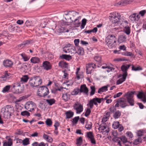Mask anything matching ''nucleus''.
<instances>
[{
	"label": "nucleus",
	"mask_w": 146,
	"mask_h": 146,
	"mask_svg": "<svg viewBox=\"0 0 146 146\" xmlns=\"http://www.w3.org/2000/svg\"><path fill=\"white\" fill-rule=\"evenodd\" d=\"M123 31L126 34L129 35L131 32L130 27H129L125 26L123 29Z\"/></svg>",
	"instance_id": "58836bf2"
},
{
	"label": "nucleus",
	"mask_w": 146,
	"mask_h": 146,
	"mask_svg": "<svg viewBox=\"0 0 146 146\" xmlns=\"http://www.w3.org/2000/svg\"><path fill=\"white\" fill-rule=\"evenodd\" d=\"M94 60L96 62H100L101 61V57L99 55H96L94 57Z\"/></svg>",
	"instance_id": "49530a36"
},
{
	"label": "nucleus",
	"mask_w": 146,
	"mask_h": 146,
	"mask_svg": "<svg viewBox=\"0 0 146 146\" xmlns=\"http://www.w3.org/2000/svg\"><path fill=\"white\" fill-rule=\"evenodd\" d=\"M82 139L81 137H79L76 139V144L77 146H80L82 143Z\"/></svg>",
	"instance_id": "e433bc0d"
},
{
	"label": "nucleus",
	"mask_w": 146,
	"mask_h": 146,
	"mask_svg": "<svg viewBox=\"0 0 146 146\" xmlns=\"http://www.w3.org/2000/svg\"><path fill=\"white\" fill-rule=\"evenodd\" d=\"M132 69L133 70L136 71L142 70L143 69L140 66L135 67L133 66L132 67Z\"/></svg>",
	"instance_id": "6e6d98bb"
},
{
	"label": "nucleus",
	"mask_w": 146,
	"mask_h": 146,
	"mask_svg": "<svg viewBox=\"0 0 146 146\" xmlns=\"http://www.w3.org/2000/svg\"><path fill=\"white\" fill-rule=\"evenodd\" d=\"M21 115L22 116L26 115L28 116L30 115V113L28 111H25L21 112Z\"/></svg>",
	"instance_id": "052dcab7"
},
{
	"label": "nucleus",
	"mask_w": 146,
	"mask_h": 146,
	"mask_svg": "<svg viewBox=\"0 0 146 146\" xmlns=\"http://www.w3.org/2000/svg\"><path fill=\"white\" fill-rule=\"evenodd\" d=\"M121 139V144H124L127 142V139L125 136H122L120 137Z\"/></svg>",
	"instance_id": "8fccbe9b"
},
{
	"label": "nucleus",
	"mask_w": 146,
	"mask_h": 146,
	"mask_svg": "<svg viewBox=\"0 0 146 146\" xmlns=\"http://www.w3.org/2000/svg\"><path fill=\"white\" fill-rule=\"evenodd\" d=\"M79 14L78 13L75 11H69L66 13H65L64 15L66 16V18L68 19H69L73 22V20L75 19V17Z\"/></svg>",
	"instance_id": "9d476101"
},
{
	"label": "nucleus",
	"mask_w": 146,
	"mask_h": 146,
	"mask_svg": "<svg viewBox=\"0 0 146 146\" xmlns=\"http://www.w3.org/2000/svg\"><path fill=\"white\" fill-rule=\"evenodd\" d=\"M86 73L87 74H91L92 68L91 63L86 64Z\"/></svg>",
	"instance_id": "c85d7f7f"
},
{
	"label": "nucleus",
	"mask_w": 146,
	"mask_h": 146,
	"mask_svg": "<svg viewBox=\"0 0 146 146\" xmlns=\"http://www.w3.org/2000/svg\"><path fill=\"white\" fill-rule=\"evenodd\" d=\"M80 68H77L76 69V78L78 80H79L81 78H82L84 77L83 73L82 72H80Z\"/></svg>",
	"instance_id": "aec40b11"
},
{
	"label": "nucleus",
	"mask_w": 146,
	"mask_h": 146,
	"mask_svg": "<svg viewBox=\"0 0 146 146\" xmlns=\"http://www.w3.org/2000/svg\"><path fill=\"white\" fill-rule=\"evenodd\" d=\"M10 74H8L7 72H5L4 75L2 76V78H3V80H5L7 78H8Z\"/></svg>",
	"instance_id": "09e8293b"
},
{
	"label": "nucleus",
	"mask_w": 146,
	"mask_h": 146,
	"mask_svg": "<svg viewBox=\"0 0 146 146\" xmlns=\"http://www.w3.org/2000/svg\"><path fill=\"white\" fill-rule=\"evenodd\" d=\"M42 66L43 69L46 70H50L52 68L51 64L49 62L46 61L43 62Z\"/></svg>",
	"instance_id": "dca6fc26"
},
{
	"label": "nucleus",
	"mask_w": 146,
	"mask_h": 146,
	"mask_svg": "<svg viewBox=\"0 0 146 146\" xmlns=\"http://www.w3.org/2000/svg\"><path fill=\"white\" fill-rule=\"evenodd\" d=\"M42 83V79L39 76H35L30 78L29 82L30 86L33 87L38 86Z\"/></svg>",
	"instance_id": "f03ea898"
},
{
	"label": "nucleus",
	"mask_w": 146,
	"mask_h": 146,
	"mask_svg": "<svg viewBox=\"0 0 146 146\" xmlns=\"http://www.w3.org/2000/svg\"><path fill=\"white\" fill-rule=\"evenodd\" d=\"M23 145H27L29 144V139L28 138H26L22 141Z\"/></svg>",
	"instance_id": "3c124183"
},
{
	"label": "nucleus",
	"mask_w": 146,
	"mask_h": 146,
	"mask_svg": "<svg viewBox=\"0 0 146 146\" xmlns=\"http://www.w3.org/2000/svg\"><path fill=\"white\" fill-rule=\"evenodd\" d=\"M63 51L66 53H70L74 55L76 53L75 47L73 45L71 46L70 44L66 45L63 48Z\"/></svg>",
	"instance_id": "39448f33"
},
{
	"label": "nucleus",
	"mask_w": 146,
	"mask_h": 146,
	"mask_svg": "<svg viewBox=\"0 0 146 146\" xmlns=\"http://www.w3.org/2000/svg\"><path fill=\"white\" fill-rule=\"evenodd\" d=\"M126 135L129 139H131L133 137L132 133L130 131H127L126 133Z\"/></svg>",
	"instance_id": "4d7b16f0"
},
{
	"label": "nucleus",
	"mask_w": 146,
	"mask_h": 146,
	"mask_svg": "<svg viewBox=\"0 0 146 146\" xmlns=\"http://www.w3.org/2000/svg\"><path fill=\"white\" fill-rule=\"evenodd\" d=\"M43 138L48 142H52L53 141L52 138L50 137L45 134H43Z\"/></svg>",
	"instance_id": "7c9ffc66"
},
{
	"label": "nucleus",
	"mask_w": 146,
	"mask_h": 146,
	"mask_svg": "<svg viewBox=\"0 0 146 146\" xmlns=\"http://www.w3.org/2000/svg\"><path fill=\"white\" fill-rule=\"evenodd\" d=\"M80 92L79 89L78 88H77L74 90L72 92V95H76Z\"/></svg>",
	"instance_id": "de8ad7c7"
},
{
	"label": "nucleus",
	"mask_w": 146,
	"mask_h": 146,
	"mask_svg": "<svg viewBox=\"0 0 146 146\" xmlns=\"http://www.w3.org/2000/svg\"><path fill=\"white\" fill-rule=\"evenodd\" d=\"M135 92H128L126 93L124 95V96L126 97L127 102L131 106H133L134 104V101L133 99V95Z\"/></svg>",
	"instance_id": "6e6552de"
},
{
	"label": "nucleus",
	"mask_w": 146,
	"mask_h": 146,
	"mask_svg": "<svg viewBox=\"0 0 146 146\" xmlns=\"http://www.w3.org/2000/svg\"><path fill=\"white\" fill-rule=\"evenodd\" d=\"M30 61L31 63L33 64L38 63L40 61V58L36 56L32 57Z\"/></svg>",
	"instance_id": "393cba45"
},
{
	"label": "nucleus",
	"mask_w": 146,
	"mask_h": 146,
	"mask_svg": "<svg viewBox=\"0 0 146 146\" xmlns=\"http://www.w3.org/2000/svg\"><path fill=\"white\" fill-rule=\"evenodd\" d=\"M126 2L125 0H121L117 3V5H123Z\"/></svg>",
	"instance_id": "680f3d73"
},
{
	"label": "nucleus",
	"mask_w": 146,
	"mask_h": 146,
	"mask_svg": "<svg viewBox=\"0 0 146 146\" xmlns=\"http://www.w3.org/2000/svg\"><path fill=\"white\" fill-rule=\"evenodd\" d=\"M3 64L5 67H10L13 65V62L11 60L7 59L3 61Z\"/></svg>",
	"instance_id": "412c9836"
},
{
	"label": "nucleus",
	"mask_w": 146,
	"mask_h": 146,
	"mask_svg": "<svg viewBox=\"0 0 146 146\" xmlns=\"http://www.w3.org/2000/svg\"><path fill=\"white\" fill-rule=\"evenodd\" d=\"M27 67L26 65L22 64L19 62L17 65V68L20 70L21 71H24V70Z\"/></svg>",
	"instance_id": "6ab92c4d"
},
{
	"label": "nucleus",
	"mask_w": 146,
	"mask_h": 146,
	"mask_svg": "<svg viewBox=\"0 0 146 146\" xmlns=\"http://www.w3.org/2000/svg\"><path fill=\"white\" fill-rule=\"evenodd\" d=\"M46 102L49 105L51 106L55 103V100L54 99H47L46 100Z\"/></svg>",
	"instance_id": "4c0bfd02"
},
{
	"label": "nucleus",
	"mask_w": 146,
	"mask_h": 146,
	"mask_svg": "<svg viewBox=\"0 0 146 146\" xmlns=\"http://www.w3.org/2000/svg\"><path fill=\"white\" fill-rule=\"evenodd\" d=\"M130 64H125L122 65L121 67V70L123 72V73H125L127 74V70L130 67Z\"/></svg>",
	"instance_id": "bb28decb"
},
{
	"label": "nucleus",
	"mask_w": 146,
	"mask_h": 146,
	"mask_svg": "<svg viewBox=\"0 0 146 146\" xmlns=\"http://www.w3.org/2000/svg\"><path fill=\"white\" fill-rule=\"evenodd\" d=\"M121 140L120 138L119 137H115L113 139V141L117 143L120 146H122L121 143Z\"/></svg>",
	"instance_id": "a19ab883"
},
{
	"label": "nucleus",
	"mask_w": 146,
	"mask_h": 146,
	"mask_svg": "<svg viewBox=\"0 0 146 146\" xmlns=\"http://www.w3.org/2000/svg\"><path fill=\"white\" fill-rule=\"evenodd\" d=\"M119 103L120 104V106L122 108H124L127 106V102L125 99L121 98L119 99Z\"/></svg>",
	"instance_id": "f3484780"
},
{
	"label": "nucleus",
	"mask_w": 146,
	"mask_h": 146,
	"mask_svg": "<svg viewBox=\"0 0 146 146\" xmlns=\"http://www.w3.org/2000/svg\"><path fill=\"white\" fill-rule=\"evenodd\" d=\"M126 38L123 35H121L119 36L118 39V42L119 43H122L126 41Z\"/></svg>",
	"instance_id": "72a5a7b5"
},
{
	"label": "nucleus",
	"mask_w": 146,
	"mask_h": 146,
	"mask_svg": "<svg viewBox=\"0 0 146 146\" xmlns=\"http://www.w3.org/2000/svg\"><path fill=\"white\" fill-rule=\"evenodd\" d=\"M29 78L28 76L27 75L23 76L21 78V81L23 82H26L28 81Z\"/></svg>",
	"instance_id": "79ce46f5"
},
{
	"label": "nucleus",
	"mask_w": 146,
	"mask_h": 146,
	"mask_svg": "<svg viewBox=\"0 0 146 146\" xmlns=\"http://www.w3.org/2000/svg\"><path fill=\"white\" fill-rule=\"evenodd\" d=\"M127 75V74H126V73H123L122 75H119L118 77H121L117 80L116 84H120L124 82L126 80Z\"/></svg>",
	"instance_id": "4468645a"
},
{
	"label": "nucleus",
	"mask_w": 146,
	"mask_h": 146,
	"mask_svg": "<svg viewBox=\"0 0 146 146\" xmlns=\"http://www.w3.org/2000/svg\"><path fill=\"white\" fill-rule=\"evenodd\" d=\"M86 135L87 137L89 139H92V138L94 137V136L92 132L90 131L86 133Z\"/></svg>",
	"instance_id": "603ef678"
},
{
	"label": "nucleus",
	"mask_w": 146,
	"mask_h": 146,
	"mask_svg": "<svg viewBox=\"0 0 146 146\" xmlns=\"http://www.w3.org/2000/svg\"><path fill=\"white\" fill-rule=\"evenodd\" d=\"M140 17L139 15L136 13H134L129 16V18L132 22L137 21Z\"/></svg>",
	"instance_id": "2eb2a0df"
},
{
	"label": "nucleus",
	"mask_w": 146,
	"mask_h": 146,
	"mask_svg": "<svg viewBox=\"0 0 146 146\" xmlns=\"http://www.w3.org/2000/svg\"><path fill=\"white\" fill-rule=\"evenodd\" d=\"M92 124L90 122H88L86 123L85 125V128L88 130H89L92 127Z\"/></svg>",
	"instance_id": "c03bdc74"
},
{
	"label": "nucleus",
	"mask_w": 146,
	"mask_h": 146,
	"mask_svg": "<svg viewBox=\"0 0 146 146\" xmlns=\"http://www.w3.org/2000/svg\"><path fill=\"white\" fill-rule=\"evenodd\" d=\"M58 66L62 68H67L68 64L64 61H61L58 63Z\"/></svg>",
	"instance_id": "a878e982"
},
{
	"label": "nucleus",
	"mask_w": 146,
	"mask_h": 146,
	"mask_svg": "<svg viewBox=\"0 0 146 146\" xmlns=\"http://www.w3.org/2000/svg\"><path fill=\"white\" fill-rule=\"evenodd\" d=\"M108 86H104L99 88L98 91V93H101L102 92H104L108 90Z\"/></svg>",
	"instance_id": "473e14b6"
},
{
	"label": "nucleus",
	"mask_w": 146,
	"mask_h": 146,
	"mask_svg": "<svg viewBox=\"0 0 146 146\" xmlns=\"http://www.w3.org/2000/svg\"><path fill=\"white\" fill-rule=\"evenodd\" d=\"M49 93L48 88L45 86L40 87L38 90L37 94L40 97H45L48 95Z\"/></svg>",
	"instance_id": "0eeeda50"
},
{
	"label": "nucleus",
	"mask_w": 146,
	"mask_h": 146,
	"mask_svg": "<svg viewBox=\"0 0 146 146\" xmlns=\"http://www.w3.org/2000/svg\"><path fill=\"white\" fill-rule=\"evenodd\" d=\"M74 109L76 111L77 113H80L83 110L82 105L79 103L76 102L73 105Z\"/></svg>",
	"instance_id": "f8f14e48"
},
{
	"label": "nucleus",
	"mask_w": 146,
	"mask_h": 146,
	"mask_svg": "<svg viewBox=\"0 0 146 146\" xmlns=\"http://www.w3.org/2000/svg\"><path fill=\"white\" fill-rule=\"evenodd\" d=\"M110 96L108 95L106 96L104 98H99L96 97L91 100H90V106L91 108L93 107L94 104L95 105H97L98 104L97 103H100L102 101L106 100L107 101V100H108V98Z\"/></svg>",
	"instance_id": "20e7f679"
},
{
	"label": "nucleus",
	"mask_w": 146,
	"mask_h": 146,
	"mask_svg": "<svg viewBox=\"0 0 146 146\" xmlns=\"http://www.w3.org/2000/svg\"><path fill=\"white\" fill-rule=\"evenodd\" d=\"M63 28L62 27H60L58 28V29H56V31L57 33H62L64 32Z\"/></svg>",
	"instance_id": "e2e57ef3"
},
{
	"label": "nucleus",
	"mask_w": 146,
	"mask_h": 146,
	"mask_svg": "<svg viewBox=\"0 0 146 146\" xmlns=\"http://www.w3.org/2000/svg\"><path fill=\"white\" fill-rule=\"evenodd\" d=\"M66 118L69 119L72 117L74 115V113L71 111H68L66 113Z\"/></svg>",
	"instance_id": "f704fd0d"
},
{
	"label": "nucleus",
	"mask_w": 146,
	"mask_h": 146,
	"mask_svg": "<svg viewBox=\"0 0 146 146\" xmlns=\"http://www.w3.org/2000/svg\"><path fill=\"white\" fill-rule=\"evenodd\" d=\"M12 91L16 94L20 93L22 92L20 82H16L11 85H7L3 88L2 92L3 93H8Z\"/></svg>",
	"instance_id": "f257e3e1"
},
{
	"label": "nucleus",
	"mask_w": 146,
	"mask_h": 146,
	"mask_svg": "<svg viewBox=\"0 0 146 146\" xmlns=\"http://www.w3.org/2000/svg\"><path fill=\"white\" fill-rule=\"evenodd\" d=\"M110 17V19L111 22L115 23L119 21L120 15L119 13L115 12L113 13Z\"/></svg>",
	"instance_id": "1a4fd4ad"
},
{
	"label": "nucleus",
	"mask_w": 146,
	"mask_h": 146,
	"mask_svg": "<svg viewBox=\"0 0 146 146\" xmlns=\"http://www.w3.org/2000/svg\"><path fill=\"white\" fill-rule=\"evenodd\" d=\"M60 58L62 59H65L66 60H69L72 59V56L69 55L63 54L60 56Z\"/></svg>",
	"instance_id": "c756f323"
},
{
	"label": "nucleus",
	"mask_w": 146,
	"mask_h": 146,
	"mask_svg": "<svg viewBox=\"0 0 146 146\" xmlns=\"http://www.w3.org/2000/svg\"><path fill=\"white\" fill-rule=\"evenodd\" d=\"M45 123L46 125L49 126H50L52 124V121L50 119H47Z\"/></svg>",
	"instance_id": "5fc2aeb1"
},
{
	"label": "nucleus",
	"mask_w": 146,
	"mask_h": 146,
	"mask_svg": "<svg viewBox=\"0 0 146 146\" xmlns=\"http://www.w3.org/2000/svg\"><path fill=\"white\" fill-rule=\"evenodd\" d=\"M90 88L91 90V91L90 93V95L91 96H92L94 95L95 92V88L94 86H91L90 87Z\"/></svg>",
	"instance_id": "bf43d9fd"
},
{
	"label": "nucleus",
	"mask_w": 146,
	"mask_h": 146,
	"mask_svg": "<svg viewBox=\"0 0 146 146\" xmlns=\"http://www.w3.org/2000/svg\"><path fill=\"white\" fill-rule=\"evenodd\" d=\"M117 38L113 35H110L106 38V44L110 48H112L115 45Z\"/></svg>",
	"instance_id": "7ed1b4c3"
},
{
	"label": "nucleus",
	"mask_w": 146,
	"mask_h": 146,
	"mask_svg": "<svg viewBox=\"0 0 146 146\" xmlns=\"http://www.w3.org/2000/svg\"><path fill=\"white\" fill-rule=\"evenodd\" d=\"M35 103L32 101L28 102L25 104V108L28 111H31L36 107Z\"/></svg>",
	"instance_id": "ddd939ff"
},
{
	"label": "nucleus",
	"mask_w": 146,
	"mask_h": 146,
	"mask_svg": "<svg viewBox=\"0 0 146 146\" xmlns=\"http://www.w3.org/2000/svg\"><path fill=\"white\" fill-rule=\"evenodd\" d=\"M29 42L28 40H27L23 42L22 44H20L19 46L20 47L23 48L25 46L29 44Z\"/></svg>",
	"instance_id": "13d9d810"
},
{
	"label": "nucleus",
	"mask_w": 146,
	"mask_h": 146,
	"mask_svg": "<svg viewBox=\"0 0 146 146\" xmlns=\"http://www.w3.org/2000/svg\"><path fill=\"white\" fill-rule=\"evenodd\" d=\"M70 95L69 92H66L62 94V99L65 101H68L70 98Z\"/></svg>",
	"instance_id": "4be33fe9"
},
{
	"label": "nucleus",
	"mask_w": 146,
	"mask_h": 146,
	"mask_svg": "<svg viewBox=\"0 0 146 146\" xmlns=\"http://www.w3.org/2000/svg\"><path fill=\"white\" fill-rule=\"evenodd\" d=\"M98 129L103 134L105 135L108 133L109 131V127L105 123L101 124L99 127Z\"/></svg>",
	"instance_id": "9b49d317"
},
{
	"label": "nucleus",
	"mask_w": 146,
	"mask_h": 146,
	"mask_svg": "<svg viewBox=\"0 0 146 146\" xmlns=\"http://www.w3.org/2000/svg\"><path fill=\"white\" fill-rule=\"evenodd\" d=\"M13 108L11 106L7 105L3 108L1 112L2 113L4 117H7L11 115V113L13 111Z\"/></svg>",
	"instance_id": "423d86ee"
},
{
	"label": "nucleus",
	"mask_w": 146,
	"mask_h": 146,
	"mask_svg": "<svg viewBox=\"0 0 146 146\" xmlns=\"http://www.w3.org/2000/svg\"><path fill=\"white\" fill-rule=\"evenodd\" d=\"M119 121H115L113 123L112 126L113 128L117 129L119 127Z\"/></svg>",
	"instance_id": "a18cd8bd"
},
{
	"label": "nucleus",
	"mask_w": 146,
	"mask_h": 146,
	"mask_svg": "<svg viewBox=\"0 0 146 146\" xmlns=\"http://www.w3.org/2000/svg\"><path fill=\"white\" fill-rule=\"evenodd\" d=\"M121 115V112L119 111H116L114 114L113 117L115 119H117L119 118Z\"/></svg>",
	"instance_id": "37998d69"
},
{
	"label": "nucleus",
	"mask_w": 146,
	"mask_h": 146,
	"mask_svg": "<svg viewBox=\"0 0 146 146\" xmlns=\"http://www.w3.org/2000/svg\"><path fill=\"white\" fill-rule=\"evenodd\" d=\"M3 143V146H11L13 144L12 139L10 138L7 141H5Z\"/></svg>",
	"instance_id": "b1692460"
},
{
	"label": "nucleus",
	"mask_w": 146,
	"mask_h": 146,
	"mask_svg": "<svg viewBox=\"0 0 146 146\" xmlns=\"http://www.w3.org/2000/svg\"><path fill=\"white\" fill-rule=\"evenodd\" d=\"M79 90L80 92L86 95H88V89L86 86V84H84L81 85Z\"/></svg>",
	"instance_id": "a211bd4d"
},
{
	"label": "nucleus",
	"mask_w": 146,
	"mask_h": 146,
	"mask_svg": "<svg viewBox=\"0 0 146 146\" xmlns=\"http://www.w3.org/2000/svg\"><path fill=\"white\" fill-rule=\"evenodd\" d=\"M31 21L28 20H27L25 23V25L27 27L31 25Z\"/></svg>",
	"instance_id": "774afa93"
},
{
	"label": "nucleus",
	"mask_w": 146,
	"mask_h": 146,
	"mask_svg": "<svg viewBox=\"0 0 146 146\" xmlns=\"http://www.w3.org/2000/svg\"><path fill=\"white\" fill-rule=\"evenodd\" d=\"M142 141V139L140 137H139L137 139H135L134 142L133 143L135 145H137L141 143Z\"/></svg>",
	"instance_id": "864d4df0"
},
{
	"label": "nucleus",
	"mask_w": 146,
	"mask_h": 146,
	"mask_svg": "<svg viewBox=\"0 0 146 146\" xmlns=\"http://www.w3.org/2000/svg\"><path fill=\"white\" fill-rule=\"evenodd\" d=\"M137 97L139 99L143 98V99L142 100L144 102H146V93L145 94V95L143 93L141 92H139L138 94L137 95Z\"/></svg>",
	"instance_id": "cd10ccee"
},
{
	"label": "nucleus",
	"mask_w": 146,
	"mask_h": 146,
	"mask_svg": "<svg viewBox=\"0 0 146 146\" xmlns=\"http://www.w3.org/2000/svg\"><path fill=\"white\" fill-rule=\"evenodd\" d=\"M79 17H78L77 18L74 19V21H73V23L75 27H78L80 24V23L79 20Z\"/></svg>",
	"instance_id": "2f4dec72"
},
{
	"label": "nucleus",
	"mask_w": 146,
	"mask_h": 146,
	"mask_svg": "<svg viewBox=\"0 0 146 146\" xmlns=\"http://www.w3.org/2000/svg\"><path fill=\"white\" fill-rule=\"evenodd\" d=\"M80 40L78 39H75L74 40V42L75 45L77 47L78 46V44L79 43Z\"/></svg>",
	"instance_id": "338daca9"
},
{
	"label": "nucleus",
	"mask_w": 146,
	"mask_h": 146,
	"mask_svg": "<svg viewBox=\"0 0 146 146\" xmlns=\"http://www.w3.org/2000/svg\"><path fill=\"white\" fill-rule=\"evenodd\" d=\"M89 105L90 106V108H87L86 109L85 113V115L86 117H88L90 114L91 112V109L93 108H91L90 106V101L89 103Z\"/></svg>",
	"instance_id": "c9c22d12"
},
{
	"label": "nucleus",
	"mask_w": 146,
	"mask_h": 146,
	"mask_svg": "<svg viewBox=\"0 0 146 146\" xmlns=\"http://www.w3.org/2000/svg\"><path fill=\"white\" fill-rule=\"evenodd\" d=\"M79 119V116L75 117L72 119L73 122L75 124H76L77 123Z\"/></svg>",
	"instance_id": "0e129e2a"
},
{
	"label": "nucleus",
	"mask_w": 146,
	"mask_h": 146,
	"mask_svg": "<svg viewBox=\"0 0 146 146\" xmlns=\"http://www.w3.org/2000/svg\"><path fill=\"white\" fill-rule=\"evenodd\" d=\"M60 125L59 123L57 121H55L54 126L55 127V129L56 130H57L58 129V127Z\"/></svg>",
	"instance_id": "69168bd1"
},
{
	"label": "nucleus",
	"mask_w": 146,
	"mask_h": 146,
	"mask_svg": "<svg viewBox=\"0 0 146 146\" xmlns=\"http://www.w3.org/2000/svg\"><path fill=\"white\" fill-rule=\"evenodd\" d=\"M76 53L78 55H83L84 53V49L80 46H78L76 47Z\"/></svg>",
	"instance_id": "5701e85b"
},
{
	"label": "nucleus",
	"mask_w": 146,
	"mask_h": 146,
	"mask_svg": "<svg viewBox=\"0 0 146 146\" xmlns=\"http://www.w3.org/2000/svg\"><path fill=\"white\" fill-rule=\"evenodd\" d=\"M22 56V58L23 59L24 61H27L29 60L30 58L24 53H22L20 54Z\"/></svg>",
	"instance_id": "ea45409f"
}]
</instances>
